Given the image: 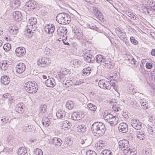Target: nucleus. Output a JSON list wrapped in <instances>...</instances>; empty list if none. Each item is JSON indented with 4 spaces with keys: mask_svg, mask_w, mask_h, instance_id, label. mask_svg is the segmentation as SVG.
Wrapping results in <instances>:
<instances>
[{
    "mask_svg": "<svg viewBox=\"0 0 155 155\" xmlns=\"http://www.w3.org/2000/svg\"><path fill=\"white\" fill-rule=\"evenodd\" d=\"M92 131L93 134L96 136H102L105 131V125L101 122H95L91 126Z\"/></svg>",
    "mask_w": 155,
    "mask_h": 155,
    "instance_id": "nucleus-1",
    "label": "nucleus"
},
{
    "mask_svg": "<svg viewBox=\"0 0 155 155\" xmlns=\"http://www.w3.org/2000/svg\"><path fill=\"white\" fill-rule=\"evenodd\" d=\"M57 21L61 24H68L71 20L70 16L65 12L58 13L56 17Z\"/></svg>",
    "mask_w": 155,
    "mask_h": 155,
    "instance_id": "nucleus-2",
    "label": "nucleus"
},
{
    "mask_svg": "<svg viewBox=\"0 0 155 155\" xmlns=\"http://www.w3.org/2000/svg\"><path fill=\"white\" fill-rule=\"evenodd\" d=\"M38 85L34 81H29L25 84V89L28 92L30 93H35L38 90Z\"/></svg>",
    "mask_w": 155,
    "mask_h": 155,
    "instance_id": "nucleus-3",
    "label": "nucleus"
},
{
    "mask_svg": "<svg viewBox=\"0 0 155 155\" xmlns=\"http://www.w3.org/2000/svg\"><path fill=\"white\" fill-rule=\"evenodd\" d=\"M103 117L104 119L110 123L111 126H114L117 124L116 117L110 113L105 111L104 113Z\"/></svg>",
    "mask_w": 155,
    "mask_h": 155,
    "instance_id": "nucleus-4",
    "label": "nucleus"
},
{
    "mask_svg": "<svg viewBox=\"0 0 155 155\" xmlns=\"http://www.w3.org/2000/svg\"><path fill=\"white\" fill-rule=\"evenodd\" d=\"M51 62V60L49 58L45 57L39 59L37 61L38 66L41 67H45L49 65Z\"/></svg>",
    "mask_w": 155,
    "mask_h": 155,
    "instance_id": "nucleus-5",
    "label": "nucleus"
},
{
    "mask_svg": "<svg viewBox=\"0 0 155 155\" xmlns=\"http://www.w3.org/2000/svg\"><path fill=\"white\" fill-rule=\"evenodd\" d=\"M110 82V81H107L106 80H100L98 83V85L101 88L109 90L111 87Z\"/></svg>",
    "mask_w": 155,
    "mask_h": 155,
    "instance_id": "nucleus-6",
    "label": "nucleus"
},
{
    "mask_svg": "<svg viewBox=\"0 0 155 155\" xmlns=\"http://www.w3.org/2000/svg\"><path fill=\"white\" fill-rule=\"evenodd\" d=\"M118 144L120 148L123 150L127 149L130 147L129 141L125 140H120L118 142Z\"/></svg>",
    "mask_w": 155,
    "mask_h": 155,
    "instance_id": "nucleus-7",
    "label": "nucleus"
},
{
    "mask_svg": "<svg viewBox=\"0 0 155 155\" xmlns=\"http://www.w3.org/2000/svg\"><path fill=\"white\" fill-rule=\"evenodd\" d=\"M131 124L132 127L135 129H140L142 127V123L139 120L133 119L131 120Z\"/></svg>",
    "mask_w": 155,
    "mask_h": 155,
    "instance_id": "nucleus-8",
    "label": "nucleus"
},
{
    "mask_svg": "<svg viewBox=\"0 0 155 155\" xmlns=\"http://www.w3.org/2000/svg\"><path fill=\"white\" fill-rule=\"evenodd\" d=\"M26 52L25 48L21 47L17 48L15 50L16 55L19 57H21L24 55L25 54Z\"/></svg>",
    "mask_w": 155,
    "mask_h": 155,
    "instance_id": "nucleus-9",
    "label": "nucleus"
},
{
    "mask_svg": "<svg viewBox=\"0 0 155 155\" xmlns=\"http://www.w3.org/2000/svg\"><path fill=\"white\" fill-rule=\"evenodd\" d=\"M84 116V115L82 112H74L72 114L71 117L73 120H80Z\"/></svg>",
    "mask_w": 155,
    "mask_h": 155,
    "instance_id": "nucleus-10",
    "label": "nucleus"
},
{
    "mask_svg": "<svg viewBox=\"0 0 155 155\" xmlns=\"http://www.w3.org/2000/svg\"><path fill=\"white\" fill-rule=\"evenodd\" d=\"M25 108L23 103H19L16 105L15 110L18 113L22 114L24 112Z\"/></svg>",
    "mask_w": 155,
    "mask_h": 155,
    "instance_id": "nucleus-11",
    "label": "nucleus"
},
{
    "mask_svg": "<svg viewBox=\"0 0 155 155\" xmlns=\"http://www.w3.org/2000/svg\"><path fill=\"white\" fill-rule=\"evenodd\" d=\"M115 31L120 40H123L127 38L126 33L119 28H117L115 30Z\"/></svg>",
    "mask_w": 155,
    "mask_h": 155,
    "instance_id": "nucleus-12",
    "label": "nucleus"
},
{
    "mask_svg": "<svg viewBox=\"0 0 155 155\" xmlns=\"http://www.w3.org/2000/svg\"><path fill=\"white\" fill-rule=\"evenodd\" d=\"M25 65L24 64L20 63L16 67V71L18 74H21L25 71Z\"/></svg>",
    "mask_w": 155,
    "mask_h": 155,
    "instance_id": "nucleus-13",
    "label": "nucleus"
},
{
    "mask_svg": "<svg viewBox=\"0 0 155 155\" xmlns=\"http://www.w3.org/2000/svg\"><path fill=\"white\" fill-rule=\"evenodd\" d=\"M127 125L125 123H120L118 127L119 131L123 133H126L127 132L128 129Z\"/></svg>",
    "mask_w": 155,
    "mask_h": 155,
    "instance_id": "nucleus-14",
    "label": "nucleus"
},
{
    "mask_svg": "<svg viewBox=\"0 0 155 155\" xmlns=\"http://www.w3.org/2000/svg\"><path fill=\"white\" fill-rule=\"evenodd\" d=\"M38 3L36 1H29L27 2L26 6L28 7V9H34L37 6Z\"/></svg>",
    "mask_w": 155,
    "mask_h": 155,
    "instance_id": "nucleus-15",
    "label": "nucleus"
},
{
    "mask_svg": "<svg viewBox=\"0 0 155 155\" xmlns=\"http://www.w3.org/2000/svg\"><path fill=\"white\" fill-rule=\"evenodd\" d=\"M71 123L69 121L65 120L63 121L61 127L64 130H67L71 128Z\"/></svg>",
    "mask_w": 155,
    "mask_h": 155,
    "instance_id": "nucleus-16",
    "label": "nucleus"
},
{
    "mask_svg": "<svg viewBox=\"0 0 155 155\" xmlns=\"http://www.w3.org/2000/svg\"><path fill=\"white\" fill-rule=\"evenodd\" d=\"M126 60L135 67H136L138 65V62H137L134 57L130 55H129L127 56Z\"/></svg>",
    "mask_w": 155,
    "mask_h": 155,
    "instance_id": "nucleus-17",
    "label": "nucleus"
},
{
    "mask_svg": "<svg viewBox=\"0 0 155 155\" xmlns=\"http://www.w3.org/2000/svg\"><path fill=\"white\" fill-rule=\"evenodd\" d=\"M46 85L49 87H54L56 84L55 81L53 78H51L47 79L45 81Z\"/></svg>",
    "mask_w": 155,
    "mask_h": 155,
    "instance_id": "nucleus-18",
    "label": "nucleus"
},
{
    "mask_svg": "<svg viewBox=\"0 0 155 155\" xmlns=\"http://www.w3.org/2000/svg\"><path fill=\"white\" fill-rule=\"evenodd\" d=\"M12 15L13 19L17 21H19L22 19V15L19 11L14 12Z\"/></svg>",
    "mask_w": 155,
    "mask_h": 155,
    "instance_id": "nucleus-19",
    "label": "nucleus"
},
{
    "mask_svg": "<svg viewBox=\"0 0 155 155\" xmlns=\"http://www.w3.org/2000/svg\"><path fill=\"white\" fill-rule=\"evenodd\" d=\"M29 21L30 22V25H29V26H32V29L33 30V31H35V29L37 28L36 25L37 23V19L34 17H31L29 19Z\"/></svg>",
    "mask_w": 155,
    "mask_h": 155,
    "instance_id": "nucleus-20",
    "label": "nucleus"
},
{
    "mask_svg": "<svg viewBox=\"0 0 155 155\" xmlns=\"http://www.w3.org/2000/svg\"><path fill=\"white\" fill-rule=\"evenodd\" d=\"M51 144L57 146H61L62 143V141L59 138L54 137L51 139Z\"/></svg>",
    "mask_w": 155,
    "mask_h": 155,
    "instance_id": "nucleus-21",
    "label": "nucleus"
},
{
    "mask_svg": "<svg viewBox=\"0 0 155 155\" xmlns=\"http://www.w3.org/2000/svg\"><path fill=\"white\" fill-rule=\"evenodd\" d=\"M84 58L86 62L88 63H93L95 61L94 57L89 54L87 56H84Z\"/></svg>",
    "mask_w": 155,
    "mask_h": 155,
    "instance_id": "nucleus-22",
    "label": "nucleus"
},
{
    "mask_svg": "<svg viewBox=\"0 0 155 155\" xmlns=\"http://www.w3.org/2000/svg\"><path fill=\"white\" fill-rule=\"evenodd\" d=\"M48 27H45V31L46 33L48 34H52L54 32V26L53 24H51V26L48 25Z\"/></svg>",
    "mask_w": 155,
    "mask_h": 155,
    "instance_id": "nucleus-23",
    "label": "nucleus"
},
{
    "mask_svg": "<svg viewBox=\"0 0 155 155\" xmlns=\"http://www.w3.org/2000/svg\"><path fill=\"white\" fill-rule=\"evenodd\" d=\"M2 83L5 85H7L10 82V79L8 76L6 75L2 76L1 78Z\"/></svg>",
    "mask_w": 155,
    "mask_h": 155,
    "instance_id": "nucleus-24",
    "label": "nucleus"
},
{
    "mask_svg": "<svg viewBox=\"0 0 155 155\" xmlns=\"http://www.w3.org/2000/svg\"><path fill=\"white\" fill-rule=\"evenodd\" d=\"M74 33L76 35V38L78 39H81L83 38V33L81 29L77 28Z\"/></svg>",
    "mask_w": 155,
    "mask_h": 155,
    "instance_id": "nucleus-25",
    "label": "nucleus"
},
{
    "mask_svg": "<svg viewBox=\"0 0 155 155\" xmlns=\"http://www.w3.org/2000/svg\"><path fill=\"white\" fill-rule=\"evenodd\" d=\"M67 30L66 27H62L58 30V33L61 36L64 37L67 34Z\"/></svg>",
    "mask_w": 155,
    "mask_h": 155,
    "instance_id": "nucleus-26",
    "label": "nucleus"
},
{
    "mask_svg": "<svg viewBox=\"0 0 155 155\" xmlns=\"http://www.w3.org/2000/svg\"><path fill=\"white\" fill-rule=\"evenodd\" d=\"M96 60L97 62L99 63H104L106 61L105 57L101 55H97L96 56Z\"/></svg>",
    "mask_w": 155,
    "mask_h": 155,
    "instance_id": "nucleus-27",
    "label": "nucleus"
},
{
    "mask_svg": "<svg viewBox=\"0 0 155 155\" xmlns=\"http://www.w3.org/2000/svg\"><path fill=\"white\" fill-rule=\"evenodd\" d=\"M65 112L63 110H60L56 113L57 117L59 119H62L65 116Z\"/></svg>",
    "mask_w": 155,
    "mask_h": 155,
    "instance_id": "nucleus-28",
    "label": "nucleus"
},
{
    "mask_svg": "<svg viewBox=\"0 0 155 155\" xmlns=\"http://www.w3.org/2000/svg\"><path fill=\"white\" fill-rule=\"evenodd\" d=\"M48 117H45V119H43L42 120L43 125L45 127H48L51 124L50 119Z\"/></svg>",
    "mask_w": 155,
    "mask_h": 155,
    "instance_id": "nucleus-29",
    "label": "nucleus"
},
{
    "mask_svg": "<svg viewBox=\"0 0 155 155\" xmlns=\"http://www.w3.org/2000/svg\"><path fill=\"white\" fill-rule=\"evenodd\" d=\"M91 68L89 67L84 68L82 71L83 76L89 75L91 73Z\"/></svg>",
    "mask_w": 155,
    "mask_h": 155,
    "instance_id": "nucleus-30",
    "label": "nucleus"
},
{
    "mask_svg": "<svg viewBox=\"0 0 155 155\" xmlns=\"http://www.w3.org/2000/svg\"><path fill=\"white\" fill-rule=\"evenodd\" d=\"M137 137L139 139L143 140L145 138V135L144 132L141 131H137L136 134Z\"/></svg>",
    "mask_w": 155,
    "mask_h": 155,
    "instance_id": "nucleus-31",
    "label": "nucleus"
},
{
    "mask_svg": "<svg viewBox=\"0 0 155 155\" xmlns=\"http://www.w3.org/2000/svg\"><path fill=\"white\" fill-rule=\"evenodd\" d=\"M18 154L19 155H28L26 149L24 147H21L18 150Z\"/></svg>",
    "mask_w": 155,
    "mask_h": 155,
    "instance_id": "nucleus-32",
    "label": "nucleus"
},
{
    "mask_svg": "<svg viewBox=\"0 0 155 155\" xmlns=\"http://www.w3.org/2000/svg\"><path fill=\"white\" fill-rule=\"evenodd\" d=\"M47 106L46 105H41L40 106L39 109V113L45 114L47 111Z\"/></svg>",
    "mask_w": 155,
    "mask_h": 155,
    "instance_id": "nucleus-33",
    "label": "nucleus"
},
{
    "mask_svg": "<svg viewBox=\"0 0 155 155\" xmlns=\"http://www.w3.org/2000/svg\"><path fill=\"white\" fill-rule=\"evenodd\" d=\"M147 130L150 134L153 135L155 133V127L153 125L148 126L147 127Z\"/></svg>",
    "mask_w": 155,
    "mask_h": 155,
    "instance_id": "nucleus-34",
    "label": "nucleus"
},
{
    "mask_svg": "<svg viewBox=\"0 0 155 155\" xmlns=\"http://www.w3.org/2000/svg\"><path fill=\"white\" fill-rule=\"evenodd\" d=\"M12 3V8L16 9L20 5V2L19 0H14Z\"/></svg>",
    "mask_w": 155,
    "mask_h": 155,
    "instance_id": "nucleus-35",
    "label": "nucleus"
},
{
    "mask_svg": "<svg viewBox=\"0 0 155 155\" xmlns=\"http://www.w3.org/2000/svg\"><path fill=\"white\" fill-rule=\"evenodd\" d=\"M77 128L78 132L80 133H83L86 130V129L84 125H78V127H77Z\"/></svg>",
    "mask_w": 155,
    "mask_h": 155,
    "instance_id": "nucleus-36",
    "label": "nucleus"
},
{
    "mask_svg": "<svg viewBox=\"0 0 155 155\" xmlns=\"http://www.w3.org/2000/svg\"><path fill=\"white\" fill-rule=\"evenodd\" d=\"M87 107L88 109H89L91 111H93V112L96 111L97 108V107L95 105L91 103H88L87 104Z\"/></svg>",
    "mask_w": 155,
    "mask_h": 155,
    "instance_id": "nucleus-37",
    "label": "nucleus"
},
{
    "mask_svg": "<svg viewBox=\"0 0 155 155\" xmlns=\"http://www.w3.org/2000/svg\"><path fill=\"white\" fill-rule=\"evenodd\" d=\"M101 155H112V153L110 150H104L101 153Z\"/></svg>",
    "mask_w": 155,
    "mask_h": 155,
    "instance_id": "nucleus-38",
    "label": "nucleus"
},
{
    "mask_svg": "<svg viewBox=\"0 0 155 155\" xmlns=\"http://www.w3.org/2000/svg\"><path fill=\"white\" fill-rule=\"evenodd\" d=\"M73 102L71 101H68L66 103V107L69 109H72L74 107Z\"/></svg>",
    "mask_w": 155,
    "mask_h": 155,
    "instance_id": "nucleus-39",
    "label": "nucleus"
},
{
    "mask_svg": "<svg viewBox=\"0 0 155 155\" xmlns=\"http://www.w3.org/2000/svg\"><path fill=\"white\" fill-rule=\"evenodd\" d=\"M25 34L28 36V38H30L33 35V32L32 30H31L30 29H28L25 31Z\"/></svg>",
    "mask_w": 155,
    "mask_h": 155,
    "instance_id": "nucleus-40",
    "label": "nucleus"
},
{
    "mask_svg": "<svg viewBox=\"0 0 155 155\" xmlns=\"http://www.w3.org/2000/svg\"><path fill=\"white\" fill-rule=\"evenodd\" d=\"M34 154L35 155H43V152L41 149L37 148L34 150Z\"/></svg>",
    "mask_w": 155,
    "mask_h": 155,
    "instance_id": "nucleus-41",
    "label": "nucleus"
},
{
    "mask_svg": "<svg viewBox=\"0 0 155 155\" xmlns=\"http://www.w3.org/2000/svg\"><path fill=\"white\" fill-rule=\"evenodd\" d=\"M3 48L5 51H8L11 48V45L10 44L7 43L4 45Z\"/></svg>",
    "mask_w": 155,
    "mask_h": 155,
    "instance_id": "nucleus-42",
    "label": "nucleus"
},
{
    "mask_svg": "<svg viewBox=\"0 0 155 155\" xmlns=\"http://www.w3.org/2000/svg\"><path fill=\"white\" fill-rule=\"evenodd\" d=\"M105 142L102 140H99L97 143V146L100 147V148H103L105 146Z\"/></svg>",
    "mask_w": 155,
    "mask_h": 155,
    "instance_id": "nucleus-43",
    "label": "nucleus"
},
{
    "mask_svg": "<svg viewBox=\"0 0 155 155\" xmlns=\"http://www.w3.org/2000/svg\"><path fill=\"white\" fill-rule=\"evenodd\" d=\"M151 2H153L152 0H142L141 2L143 5H151ZM152 4H153L152 2Z\"/></svg>",
    "mask_w": 155,
    "mask_h": 155,
    "instance_id": "nucleus-44",
    "label": "nucleus"
},
{
    "mask_svg": "<svg viewBox=\"0 0 155 155\" xmlns=\"http://www.w3.org/2000/svg\"><path fill=\"white\" fill-rule=\"evenodd\" d=\"M1 120L2 121V125H4L5 124L10 123V121L9 119L7 117H3V118L1 119Z\"/></svg>",
    "mask_w": 155,
    "mask_h": 155,
    "instance_id": "nucleus-45",
    "label": "nucleus"
},
{
    "mask_svg": "<svg viewBox=\"0 0 155 155\" xmlns=\"http://www.w3.org/2000/svg\"><path fill=\"white\" fill-rule=\"evenodd\" d=\"M24 129L26 132L31 131L32 129L31 127L28 124H26L24 127Z\"/></svg>",
    "mask_w": 155,
    "mask_h": 155,
    "instance_id": "nucleus-46",
    "label": "nucleus"
},
{
    "mask_svg": "<svg viewBox=\"0 0 155 155\" xmlns=\"http://www.w3.org/2000/svg\"><path fill=\"white\" fill-rule=\"evenodd\" d=\"M140 103H141V105L143 106V109H146L148 108V104L147 103L144 101H143V100H141V101L140 102Z\"/></svg>",
    "mask_w": 155,
    "mask_h": 155,
    "instance_id": "nucleus-47",
    "label": "nucleus"
},
{
    "mask_svg": "<svg viewBox=\"0 0 155 155\" xmlns=\"http://www.w3.org/2000/svg\"><path fill=\"white\" fill-rule=\"evenodd\" d=\"M130 41L131 43L134 45H137L138 43V41L136 40L134 37L131 36L130 38Z\"/></svg>",
    "mask_w": 155,
    "mask_h": 155,
    "instance_id": "nucleus-48",
    "label": "nucleus"
},
{
    "mask_svg": "<svg viewBox=\"0 0 155 155\" xmlns=\"http://www.w3.org/2000/svg\"><path fill=\"white\" fill-rule=\"evenodd\" d=\"M0 67L1 69L4 71H5L8 68V66L5 64L3 63L2 62L0 64Z\"/></svg>",
    "mask_w": 155,
    "mask_h": 155,
    "instance_id": "nucleus-49",
    "label": "nucleus"
},
{
    "mask_svg": "<svg viewBox=\"0 0 155 155\" xmlns=\"http://www.w3.org/2000/svg\"><path fill=\"white\" fill-rule=\"evenodd\" d=\"M86 155H97V153L91 150L87 151L86 152Z\"/></svg>",
    "mask_w": 155,
    "mask_h": 155,
    "instance_id": "nucleus-50",
    "label": "nucleus"
},
{
    "mask_svg": "<svg viewBox=\"0 0 155 155\" xmlns=\"http://www.w3.org/2000/svg\"><path fill=\"white\" fill-rule=\"evenodd\" d=\"M145 7H144V8ZM146 8L147 10H149L150 11H153L154 12H155V4L153 5L152 7L150 6H147V7H146Z\"/></svg>",
    "mask_w": 155,
    "mask_h": 155,
    "instance_id": "nucleus-51",
    "label": "nucleus"
},
{
    "mask_svg": "<svg viewBox=\"0 0 155 155\" xmlns=\"http://www.w3.org/2000/svg\"><path fill=\"white\" fill-rule=\"evenodd\" d=\"M124 151V155H130L131 154V149L130 148H129L128 150L126 149Z\"/></svg>",
    "mask_w": 155,
    "mask_h": 155,
    "instance_id": "nucleus-52",
    "label": "nucleus"
},
{
    "mask_svg": "<svg viewBox=\"0 0 155 155\" xmlns=\"http://www.w3.org/2000/svg\"><path fill=\"white\" fill-rule=\"evenodd\" d=\"M89 28L94 30H96V29L98 28L95 25H94L92 23H91L90 25H89Z\"/></svg>",
    "mask_w": 155,
    "mask_h": 155,
    "instance_id": "nucleus-53",
    "label": "nucleus"
},
{
    "mask_svg": "<svg viewBox=\"0 0 155 155\" xmlns=\"http://www.w3.org/2000/svg\"><path fill=\"white\" fill-rule=\"evenodd\" d=\"M146 68L147 69H151L153 67L152 64L151 63L148 62L146 63Z\"/></svg>",
    "mask_w": 155,
    "mask_h": 155,
    "instance_id": "nucleus-54",
    "label": "nucleus"
},
{
    "mask_svg": "<svg viewBox=\"0 0 155 155\" xmlns=\"http://www.w3.org/2000/svg\"><path fill=\"white\" fill-rule=\"evenodd\" d=\"M9 31L10 33L12 35H15L16 34H15L14 33V31H15L13 29V28L12 27L9 28Z\"/></svg>",
    "mask_w": 155,
    "mask_h": 155,
    "instance_id": "nucleus-55",
    "label": "nucleus"
},
{
    "mask_svg": "<svg viewBox=\"0 0 155 155\" xmlns=\"http://www.w3.org/2000/svg\"><path fill=\"white\" fill-rule=\"evenodd\" d=\"M129 132L130 134V136L132 137L134 135V129L133 128H130Z\"/></svg>",
    "mask_w": 155,
    "mask_h": 155,
    "instance_id": "nucleus-56",
    "label": "nucleus"
},
{
    "mask_svg": "<svg viewBox=\"0 0 155 155\" xmlns=\"http://www.w3.org/2000/svg\"><path fill=\"white\" fill-rule=\"evenodd\" d=\"M12 27L13 28V29L15 31L14 32L15 34H17L18 32V28L16 26H13Z\"/></svg>",
    "mask_w": 155,
    "mask_h": 155,
    "instance_id": "nucleus-57",
    "label": "nucleus"
},
{
    "mask_svg": "<svg viewBox=\"0 0 155 155\" xmlns=\"http://www.w3.org/2000/svg\"><path fill=\"white\" fill-rule=\"evenodd\" d=\"M8 96H9V94L8 93L4 94L3 95V98H3V99L4 100L5 99L8 98Z\"/></svg>",
    "mask_w": 155,
    "mask_h": 155,
    "instance_id": "nucleus-58",
    "label": "nucleus"
},
{
    "mask_svg": "<svg viewBox=\"0 0 155 155\" xmlns=\"http://www.w3.org/2000/svg\"><path fill=\"white\" fill-rule=\"evenodd\" d=\"M122 41H124V42H125V44H126V45H129V41L127 38H125V39H124V40H123Z\"/></svg>",
    "mask_w": 155,
    "mask_h": 155,
    "instance_id": "nucleus-59",
    "label": "nucleus"
},
{
    "mask_svg": "<svg viewBox=\"0 0 155 155\" xmlns=\"http://www.w3.org/2000/svg\"><path fill=\"white\" fill-rule=\"evenodd\" d=\"M86 2L90 3H93L94 2L95 0H85Z\"/></svg>",
    "mask_w": 155,
    "mask_h": 155,
    "instance_id": "nucleus-60",
    "label": "nucleus"
},
{
    "mask_svg": "<svg viewBox=\"0 0 155 155\" xmlns=\"http://www.w3.org/2000/svg\"><path fill=\"white\" fill-rule=\"evenodd\" d=\"M63 43L65 45H69V43L66 41V40H62Z\"/></svg>",
    "mask_w": 155,
    "mask_h": 155,
    "instance_id": "nucleus-61",
    "label": "nucleus"
},
{
    "mask_svg": "<svg viewBox=\"0 0 155 155\" xmlns=\"http://www.w3.org/2000/svg\"><path fill=\"white\" fill-rule=\"evenodd\" d=\"M151 54L152 55L155 56V49H152L151 51Z\"/></svg>",
    "mask_w": 155,
    "mask_h": 155,
    "instance_id": "nucleus-62",
    "label": "nucleus"
},
{
    "mask_svg": "<svg viewBox=\"0 0 155 155\" xmlns=\"http://www.w3.org/2000/svg\"><path fill=\"white\" fill-rule=\"evenodd\" d=\"M2 62L3 63L5 64L8 67L9 66V65L8 64V62H7V61H2Z\"/></svg>",
    "mask_w": 155,
    "mask_h": 155,
    "instance_id": "nucleus-63",
    "label": "nucleus"
},
{
    "mask_svg": "<svg viewBox=\"0 0 155 155\" xmlns=\"http://www.w3.org/2000/svg\"><path fill=\"white\" fill-rule=\"evenodd\" d=\"M131 154L130 155H135L136 153L134 151H133L132 149L131 150Z\"/></svg>",
    "mask_w": 155,
    "mask_h": 155,
    "instance_id": "nucleus-64",
    "label": "nucleus"
}]
</instances>
